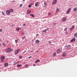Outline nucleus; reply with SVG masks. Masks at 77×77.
<instances>
[{
    "label": "nucleus",
    "instance_id": "obj_48",
    "mask_svg": "<svg viewBox=\"0 0 77 77\" xmlns=\"http://www.w3.org/2000/svg\"><path fill=\"white\" fill-rule=\"evenodd\" d=\"M6 42H7V43H8V40L6 41Z\"/></svg>",
    "mask_w": 77,
    "mask_h": 77
},
{
    "label": "nucleus",
    "instance_id": "obj_45",
    "mask_svg": "<svg viewBox=\"0 0 77 77\" xmlns=\"http://www.w3.org/2000/svg\"><path fill=\"white\" fill-rule=\"evenodd\" d=\"M36 36H38V35H39V34H37L36 35Z\"/></svg>",
    "mask_w": 77,
    "mask_h": 77
},
{
    "label": "nucleus",
    "instance_id": "obj_33",
    "mask_svg": "<svg viewBox=\"0 0 77 77\" xmlns=\"http://www.w3.org/2000/svg\"><path fill=\"white\" fill-rule=\"evenodd\" d=\"M65 48L66 49V48H68V46H65Z\"/></svg>",
    "mask_w": 77,
    "mask_h": 77
},
{
    "label": "nucleus",
    "instance_id": "obj_4",
    "mask_svg": "<svg viewBox=\"0 0 77 77\" xmlns=\"http://www.w3.org/2000/svg\"><path fill=\"white\" fill-rule=\"evenodd\" d=\"M19 51H20V49H19L16 50L15 51V54H17L18 53V52H19Z\"/></svg>",
    "mask_w": 77,
    "mask_h": 77
},
{
    "label": "nucleus",
    "instance_id": "obj_54",
    "mask_svg": "<svg viewBox=\"0 0 77 77\" xmlns=\"http://www.w3.org/2000/svg\"><path fill=\"white\" fill-rule=\"evenodd\" d=\"M0 71H1V70H0Z\"/></svg>",
    "mask_w": 77,
    "mask_h": 77
},
{
    "label": "nucleus",
    "instance_id": "obj_51",
    "mask_svg": "<svg viewBox=\"0 0 77 77\" xmlns=\"http://www.w3.org/2000/svg\"><path fill=\"white\" fill-rule=\"evenodd\" d=\"M23 2H25V0H23Z\"/></svg>",
    "mask_w": 77,
    "mask_h": 77
},
{
    "label": "nucleus",
    "instance_id": "obj_1",
    "mask_svg": "<svg viewBox=\"0 0 77 77\" xmlns=\"http://www.w3.org/2000/svg\"><path fill=\"white\" fill-rule=\"evenodd\" d=\"M5 51H7L6 53H9L12 51V49H11V48H9L5 49Z\"/></svg>",
    "mask_w": 77,
    "mask_h": 77
},
{
    "label": "nucleus",
    "instance_id": "obj_53",
    "mask_svg": "<svg viewBox=\"0 0 77 77\" xmlns=\"http://www.w3.org/2000/svg\"><path fill=\"white\" fill-rule=\"evenodd\" d=\"M0 46H1V44L0 43Z\"/></svg>",
    "mask_w": 77,
    "mask_h": 77
},
{
    "label": "nucleus",
    "instance_id": "obj_31",
    "mask_svg": "<svg viewBox=\"0 0 77 77\" xmlns=\"http://www.w3.org/2000/svg\"><path fill=\"white\" fill-rule=\"evenodd\" d=\"M28 6L29 8H31V7H32V5H29Z\"/></svg>",
    "mask_w": 77,
    "mask_h": 77
},
{
    "label": "nucleus",
    "instance_id": "obj_6",
    "mask_svg": "<svg viewBox=\"0 0 77 77\" xmlns=\"http://www.w3.org/2000/svg\"><path fill=\"white\" fill-rule=\"evenodd\" d=\"M6 13L7 15H10V12L9 11H6Z\"/></svg>",
    "mask_w": 77,
    "mask_h": 77
},
{
    "label": "nucleus",
    "instance_id": "obj_42",
    "mask_svg": "<svg viewBox=\"0 0 77 77\" xmlns=\"http://www.w3.org/2000/svg\"><path fill=\"white\" fill-rule=\"evenodd\" d=\"M23 26H26V24H23Z\"/></svg>",
    "mask_w": 77,
    "mask_h": 77
},
{
    "label": "nucleus",
    "instance_id": "obj_30",
    "mask_svg": "<svg viewBox=\"0 0 77 77\" xmlns=\"http://www.w3.org/2000/svg\"><path fill=\"white\" fill-rule=\"evenodd\" d=\"M3 45H4V46H6V45H5V44L4 43H3Z\"/></svg>",
    "mask_w": 77,
    "mask_h": 77
},
{
    "label": "nucleus",
    "instance_id": "obj_7",
    "mask_svg": "<svg viewBox=\"0 0 77 77\" xmlns=\"http://www.w3.org/2000/svg\"><path fill=\"white\" fill-rule=\"evenodd\" d=\"M38 5H39V3L38 2H36L35 4V7H38Z\"/></svg>",
    "mask_w": 77,
    "mask_h": 77
},
{
    "label": "nucleus",
    "instance_id": "obj_15",
    "mask_svg": "<svg viewBox=\"0 0 77 77\" xmlns=\"http://www.w3.org/2000/svg\"><path fill=\"white\" fill-rule=\"evenodd\" d=\"M39 42H40L39 40H36L35 42L36 43H39Z\"/></svg>",
    "mask_w": 77,
    "mask_h": 77
},
{
    "label": "nucleus",
    "instance_id": "obj_2",
    "mask_svg": "<svg viewBox=\"0 0 77 77\" xmlns=\"http://www.w3.org/2000/svg\"><path fill=\"white\" fill-rule=\"evenodd\" d=\"M5 58H6L5 57V56H2L1 58V62H4V59H5Z\"/></svg>",
    "mask_w": 77,
    "mask_h": 77
},
{
    "label": "nucleus",
    "instance_id": "obj_50",
    "mask_svg": "<svg viewBox=\"0 0 77 77\" xmlns=\"http://www.w3.org/2000/svg\"><path fill=\"white\" fill-rule=\"evenodd\" d=\"M14 26V25H11V26Z\"/></svg>",
    "mask_w": 77,
    "mask_h": 77
},
{
    "label": "nucleus",
    "instance_id": "obj_36",
    "mask_svg": "<svg viewBox=\"0 0 77 77\" xmlns=\"http://www.w3.org/2000/svg\"><path fill=\"white\" fill-rule=\"evenodd\" d=\"M48 15H49V16H50V15H51L50 13H48Z\"/></svg>",
    "mask_w": 77,
    "mask_h": 77
},
{
    "label": "nucleus",
    "instance_id": "obj_26",
    "mask_svg": "<svg viewBox=\"0 0 77 77\" xmlns=\"http://www.w3.org/2000/svg\"><path fill=\"white\" fill-rule=\"evenodd\" d=\"M59 11V8L57 9H56V12H58Z\"/></svg>",
    "mask_w": 77,
    "mask_h": 77
},
{
    "label": "nucleus",
    "instance_id": "obj_5",
    "mask_svg": "<svg viewBox=\"0 0 77 77\" xmlns=\"http://www.w3.org/2000/svg\"><path fill=\"white\" fill-rule=\"evenodd\" d=\"M56 3H57V0H54L52 2V4L53 5H54L56 4Z\"/></svg>",
    "mask_w": 77,
    "mask_h": 77
},
{
    "label": "nucleus",
    "instance_id": "obj_20",
    "mask_svg": "<svg viewBox=\"0 0 77 77\" xmlns=\"http://www.w3.org/2000/svg\"><path fill=\"white\" fill-rule=\"evenodd\" d=\"M31 12V10H30V11H27V13L28 14H30V13Z\"/></svg>",
    "mask_w": 77,
    "mask_h": 77
},
{
    "label": "nucleus",
    "instance_id": "obj_9",
    "mask_svg": "<svg viewBox=\"0 0 77 77\" xmlns=\"http://www.w3.org/2000/svg\"><path fill=\"white\" fill-rule=\"evenodd\" d=\"M66 56V53H64L63 54V57H65V56Z\"/></svg>",
    "mask_w": 77,
    "mask_h": 77
},
{
    "label": "nucleus",
    "instance_id": "obj_41",
    "mask_svg": "<svg viewBox=\"0 0 77 77\" xmlns=\"http://www.w3.org/2000/svg\"><path fill=\"white\" fill-rule=\"evenodd\" d=\"M66 34H68V32H67V31H66V32H65Z\"/></svg>",
    "mask_w": 77,
    "mask_h": 77
},
{
    "label": "nucleus",
    "instance_id": "obj_29",
    "mask_svg": "<svg viewBox=\"0 0 77 77\" xmlns=\"http://www.w3.org/2000/svg\"><path fill=\"white\" fill-rule=\"evenodd\" d=\"M77 33H75L74 35V36H75V37L76 36H77Z\"/></svg>",
    "mask_w": 77,
    "mask_h": 77
},
{
    "label": "nucleus",
    "instance_id": "obj_43",
    "mask_svg": "<svg viewBox=\"0 0 77 77\" xmlns=\"http://www.w3.org/2000/svg\"><path fill=\"white\" fill-rule=\"evenodd\" d=\"M17 63H20V62L19 61H18L17 62Z\"/></svg>",
    "mask_w": 77,
    "mask_h": 77
},
{
    "label": "nucleus",
    "instance_id": "obj_14",
    "mask_svg": "<svg viewBox=\"0 0 77 77\" xmlns=\"http://www.w3.org/2000/svg\"><path fill=\"white\" fill-rule=\"evenodd\" d=\"M74 26L73 25V26L71 27V28H70V30H72V29H74Z\"/></svg>",
    "mask_w": 77,
    "mask_h": 77
},
{
    "label": "nucleus",
    "instance_id": "obj_49",
    "mask_svg": "<svg viewBox=\"0 0 77 77\" xmlns=\"http://www.w3.org/2000/svg\"><path fill=\"white\" fill-rule=\"evenodd\" d=\"M44 32H45V31H43V33H44Z\"/></svg>",
    "mask_w": 77,
    "mask_h": 77
},
{
    "label": "nucleus",
    "instance_id": "obj_3",
    "mask_svg": "<svg viewBox=\"0 0 77 77\" xmlns=\"http://www.w3.org/2000/svg\"><path fill=\"white\" fill-rule=\"evenodd\" d=\"M71 8H69L67 11L66 12V14H69V12L71 11Z\"/></svg>",
    "mask_w": 77,
    "mask_h": 77
},
{
    "label": "nucleus",
    "instance_id": "obj_28",
    "mask_svg": "<svg viewBox=\"0 0 77 77\" xmlns=\"http://www.w3.org/2000/svg\"><path fill=\"white\" fill-rule=\"evenodd\" d=\"M67 29H68V28H66L64 29V31H66V30H67Z\"/></svg>",
    "mask_w": 77,
    "mask_h": 77
},
{
    "label": "nucleus",
    "instance_id": "obj_23",
    "mask_svg": "<svg viewBox=\"0 0 77 77\" xmlns=\"http://www.w3.org/2000/svg\"><path fill=\"white\" fill-rule=\"evenodd\" d=\"M71 46L70 45L67 46V48H71Z\"/></svg>",
    "mask_w": 77,
    "mask_h": 77
},
{
    "label": "nucleus",
    "instance_id": "obj_47",
    "mask_svg": "<svg viewBox=\"0 0 77 77\" xmlns=\"http://www.w3.org/2000/svg\"><path fill=\"white\" fill-rule=\"evenodd\" d=\"M32 57L30 56V57H29V58H31Z\"/></svg>",
    "mask_w": 77,
    "mask_h": 77
},
{
    "label": "nucleus",
    "instance_id": "obj_34",
    "mask_svg": "<svg viewBox=\"0 0 77 77\" xmlns=\"http://www.w3.org/2000/svg\"><path fill=\"white\" fill-rule=\"evenodd\" d=\"M23 6V4H20V7H22Z\"/></svg>",
    "mask_w": 77,
    "mask_h": 77
},
{
    "label": "nucleus",
    "instance_id": "obj_12",
    "mask_svg": "<svg viewBox=\"0 0 77 77\" xmlns=\"http://www.w3.org/2000/svg\"><path fill=\"white\" fill-rule=\"evenodd\" d=\"M66 20V17H64L63 18V19H62V21L63 22L65 21V20Z\"/></svg>",
    "mask_w": 77,
    "mask_h": 77
},
{
    "label": "nucleus",
    "instance_id": "obj_21",
    "mask_svg": "<svg viewBox=\"0 0 77 77\" xmlns=\"http://www.w3.org/2000/svg\"><path fill=\"white\" fill-rule=\"evenodd\" d=\"M56 53L55 52H54L53 53V56H56Z\"/></svg>",
    "mask_w": 77,
    "mask_h": 77
},
{
    "label": "nucleus",
    "instance_id": "obj_11",
    "mask_svg": "<svg viewBox=\"0 0 77 77\" xmlns=\"http://www.w3.org/2000/svg\"><path fill=\"white\" fill-rule=\"evenodd\" d=\"M21 29V28L18 27L16 28V30H17V31H19V30H20Z\"/></svg>",
    "mask_w": 77,
    "mask_h": 77
},
{
    "label": "nucleus",
    "instance_id": "obj_35",
    "mask_svg": "<svg viewBox=\"0 0 77 77\" xmlns=\"http://www.w3.org/2000/svg\"><path fill=\"white\" fill-rule=\"evenodd\" d=\"M48 42L49 43V44H51V42L50 41H49Z\"/></svg>",
    "mask_w": 77,
    "mask_h": 77
},
{
    "label": "nucleus",
    "instance_id": "obj_25",
    "mask_svg": "<svg viewBox=\"0 0 77 77\" xmlns=\"http://www.w3.org/2000/svg\"><path fill=\"white\" fill-rule=\"evenodd\" d=\"M18 41V39L16 40L15 42H16V44H17V42Z\"/></svg>",
    "mask_w": 77,
    "mask_h": 77
},
{
    "label": "nucleus",
    "instance_id": "obj_27",
    "mask_svg": "<svg viewBox=\"0 0 77 77\" xmlns=\"http://www.w3.org/2000/svg\"><path fill=\"white\" fill-rule=\"evenodd\" d=\"M44 5H45V6H47V3H46V2H45L44 3Z\"/></svg>",
    "mask_w": 77,
    "mask_h": 77
},
{
    "label": "nucleus",
    "instance_id": "obj_39",
    "mask_svg": "<svg viewBox=\"0 0 77 77\" xmlns=\"http://www.w3.org/2000/svg\"><path fill=\"white\" fill-rule=\"evenodd\" d=\"M45 33H46L47 32V30L45 29Z\"/></svg>",
    "mask_w": 77,
    "mask_h": 77
},
{
    "label": "nucleus",
    "instance_id": "obj_16",
    "mask_svg": "<svg viewBox=\"0 0 77 77\" xmlns=\"http://www.w3.org/2000/svg\"><path fill=\"white\" fill-rule=\"evenodd\" d=\"M8 63H5L4 64V66H8Z\"/></svg>",
    "mask_w": 77,
    "mask_h": 77
},
{
    "label": "nucleus",
    "instance_id": "obj_24",
    "mask_svg": "<svg viewBox=\"0 0 77 77\" xmlns=\"http://www.w3.org/2000/svg\"><path fill=\"white\" fill-rule=\"evenodd\" d=\"M39 62V60H36V61L35 62V63H37V62Z\"/></svg>",
    "mask_w": 77,
    "mask_h": 77
},
{
    "label": "nucleus",
    "instance_id": "obj_22",
    "mask_svg": "<svg viewBox=\"0 0 77 77\" xmlns=\"http://www.w3.org/2000/svg\"><path fill=\"white\" fill-rule=\"evenodd\" d=\"M30 15L31 16H32V17H35V16L33 15V14H30Z\"/></svg>",
    "mask_w": 77,
    "mask_h": 77
},
{
    "label": "nucleus",
    "instance_id": "obj_38",
    "mask_svg": "<svg viewBox=\"0 0 77 77\" xmlns=\"http://www.w3.org/2000/svg\"><path fill=\"white\" fill-rule=\"evenodd\" d=\"M0 32H2V29H0Z\"/></svg>",
    "mask_w": 77,
    "mask_h": 77
},
{
    "label": "nucleus",
    "instance_id": "obj_32",
    "mask_svg": "<svg viewBox=\"0 0 77 77\" xmlns=\"http://www.w3.org/2000/svg\"><path fill=\"white\" fill-rule=\"evenodd\" d=\"M2 14L4 15H5V13H4V12H2Z\"/></svg>",
    "mask_w": 77,
    "mask_h": 77
},
{
    "label": "nucleus",
    "instance_id": "obj_52",
    "mask_svg": "<svg viewBox=\"0 0 77 77\" xmlns=\"http://www.w3.org/2000/svg\"><path fill=\"white\" fill-rule=\"evenodd\" d=\"M49 29V28H47V29Z\"/></svg>",
    "mask_w": 77,
    "mask_h": 77
},
{
    "label": "nucleus",
    "instance_id": "obj_17",
    "mask_svg": "<svg viewBox=\"0 0 77 77\" xmlns=\"http://www.w3.org/2000/svg\"><path fill=\"white\" fill-rule=\"evenodd\" d=\"M22 66V65H21V64H18L17 65V67H20V66Z\"/></svg>",
    "mask_w": 77,
    "mask_h": 77
},
{
    "label": "nucleus",
    "instance_id": "obj_40",
    "mask_svg": "<svg viewBox=\"0 0 77 77\" xmlns=\"http://www.w3.org/2000/svg\"><path fill=\"white\" fill-rule=\"evenodd\" d=\"M16 64H17V62H15L14 63V65H16Z\"/></svg>",
    "mask_w": 77,
    "mask_h": 77
},
{
    "label": "nucleus",
    "instance_id": "obj_13",
    "mask_svg": "<svg viewBox=\"0 0 77 77\" xmlns=\"http://www.w3.org/2000/svg\"><path fill=\"white\" fill-rule=\"evenodd\" d=\"M13 11H14V10L12 9H10L9 10V11H10V12H13Z\"/></svg>",
    "mask_w": 77,
    "mask_h": 77
},
{
    "label": "nucleus",
    "instance_id": "obj_44",
    "mask_svg": "<svg viewBox=\"0 0 77 77\" xmlns=\"http://www.w3.org/2000/svg\"><path fill=\"white\" fill-rule=\"evenodd\" d=\"M26 38V37H23V39H24V38Z\"/></svg>",
    "mask_w": 77,
    "mask_h": 77
},
{
    "label": "nucleus",
    "instance_id": "obj_18",
    "mask_svg": "<svg viewBox=\"0 0 77 77\" xmlns=\"http://www.w3.org/2000/svg\"><path fill=\"white\" fill-rule=\"evenodd\" d=\"M77 8H74L73 10V11H74V12H75L76 11H77Z\"/></svg>",
    "mask_w": 77,
    "mask_h": 77
},
{
    "label": "nucleus",
    "instance_id": "obj_19",
    "mask_svg": "<svg viewBox=\"0 0 77 77\" xmlns=\"http://www.w3.org/2000/svg\"><path fill=\"white\" fill-rule=\"evenodd\" d=\"M25 68H27L29 67V65L28 64H26L25 65Z\"/></svg>",
    "mask_w": 77,
    "mask_h": 77
},
{
    "label": "nucleus",
    "instance_id": "obj_46",
    "mask_svg": "<svg viewBox=\"0 0 77 77\" xmlns=\"http://www.w3.org/2000/svg\"><path fill=\"white\" fill-rule=\"evenodd\" d=\"M33 66H36V65H35V64H34V65H33Z\"/></svg>",
    "mask_w": 77,
    "mask_h": 77
},
{
    "label": "nucleus",
    "instance_id": "obj_8",
    "mask_svg": "<svg viewBox=\"0 0 77 77\" xmlns=\"http://www.w3.org/2000/svg\"><path fill=\"white\" fill-rule=\"evenodd\" d=\"M61 50H60V49H58L57 51V53H60L61 52Z\"/></svg>",
    "mask_w": 77,
    "mask_h": 77
},
{
    "label": "nucleus",
    "instance_id": "obj_10",
    "mask_svg": "<svg viewBox=\"0 0 77 77\" xmlns=\"http://www.w3.org/2000/svg\"><path fill=\"white\" fill-rule=\"evenodd\" d=\"M75 41V38H74L73 39H72L71 40V42H73L74 41Z\"/></svg>",
    "mask_w": 77,
    "mask_h": 77
},
{
    "label": "nucleus",
    "instance_id": "obj_37",
    "mask_svg": "<svg viewBox=\"0 0 77 77\" xmlns=\"http://www.w3.org/2000/svg\"><path fill=\"white\" fill-rule=\"evenodd\" d=\"M19 59H22V57H21V56H20L19 57Z\"/></svg>",
    "mask_w": 77,
    "mask_h": 77
}]
</instances>
